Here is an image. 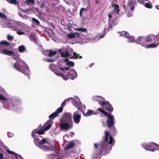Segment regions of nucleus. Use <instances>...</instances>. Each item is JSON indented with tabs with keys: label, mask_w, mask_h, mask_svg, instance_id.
I'll return each instance as SVG.
<instances>
[{
	"label": "nucleus",
	"mask_w": 159,
	"mask_h": 159,
	"mask_svg": "<svg viewBox=\"0 0 159 159\" xmlns=\"http://www.w3.org/2000/svg\"><path fill=\"white\" fill-rule=\"evenodd\" d=\"M105 135L104 137V141H103L98 145L96 143L94 144V147L95 149H98L99 153H101L103 151L106 150L107 144L109 143L111 144L113 143V139L112 136H109V141H108V137L109 135V132L107 131H105Z\"/></svg>",
	"instance_id": "1"
},
{
	"label": "nucleus",
	"mask_w": 159,
	"mask_h": 159,
	"mask_svg": "<svg viewBox=\"0 0 159 159\" xmlns=\"http://www.w3.org/2000/svg\"><path fill=\"white\" fill-rule=\"evenodd\" d=\"M27 2L33 4L34 3V0H26Z\"/></svg>",
	"instance_id": "49"
},
{
	"label": "nucleus",
	"mask_w": 159,
	"mask_h": 159,
	"mask_svg": "<svg viewBox=\"0 0 159 159\" xmlns=\"http://www.w3.org/2000/svg\"><path fill=\"white\" fill-rule=\"evenodd\" d=\"M106 116L107 117L106 121L107 126L109 128H110L114 125V117L113 115H111L109 113Z\"/></svg>",
	"instance_id": "6"
},
{
	"label": "nucleus",
	"mask_w": 159,
	"mask_h": 159,
	"mask_svg": "<svg viewBox=\"0 0 159 159\" xmlns=\"http://www.w3.org/2000/svg\"><path fill=\"white\" fill-rule=\"evenodd\" d=\"M19 66L20 65L18 62H16L14 64V67L17 69L18 71L23 73L24 74H25V73H24V71L20 68L19 67Z\"/></svg>",
	"instance_id": "20"
},
{
	"label": "nucleus",
	"mask_w": 159,
	"mask_h": 159,
	"mask_svg": "<svg viewBox=\"0 0 159 159\" xmlns=\"http://www.w3.org/2000/svg\"><path fill=\"white\" fill-rule=\"evenodd\" d=\"M68 37L70 39H72L76 37L75 33H71L67 35Z\"/></svg>",
	"instance_id": "30"
},
{
	"label": "nucleus",
	"mask_w": 159,
	"mask_h": 159,
	"mask_svg": "<svg viewBox=\"0 0 159 159\" xmlns=\"http://www.w3.org/2000/svg\"><path fill=\"white\" fill-rule=\"evenodd\" d=\"M145 7L147 8L151 9L152 7V5L151 3H150L148 2L146 3L144 5Z\"/></svg>",
	"instance_id": "32"
},
{
	"label": "nucleus",
	"mask_w": 159,
	"mask_h": 159,
	"mask_svg": "<svg viewBox=\"0 0 159 159\" xmlns=\"http://www.w3.org/2000/svg\"><path fill=\"white\" fill-rule=\"evenodd\" d=\"M75 35L76 36V37H79L80 36V34L79 33L76 32L75 33Z\"/></svg>",
	"instance_id": "54"
},
{
	"label": "nucleus",
	"mask_w": 159,
	"mask_h": 159,
	"mask_svg": "<svg viewBox=\"0 0 159 159\" xmlns=\"http://www.w3.org/2000/svg\"><path fill=\"white\" fill-rule=\"evenodd\" d=\"M25 49V47L23 45L20 46L18 48V51L20 52H24Z\"/></svg>",
	"instance_id": "26"
},
{
	"label": "nucleus",
	"mask_w": 159,
	"mask_h": 159,
	"mask_svg": "<svg viewBox=\"0 0 159 159\" xmlns=\"http://www.w3.org/2000/svg\"><path fill=\"white\" fill-rule=\"evenodd\" d=\"M64 61H67V62H68V61H68V58H66L64 60Z\"/></svg>",
	"instance_id": "63"
},
{
	"label": "nucleus",
	"mask_w": 159,
	"mask_h": 159,
	"mask_svg": "<svg viewBox=\"0 0 159 159\" xmlns=\"http://www.w3.org/2000/svg\"><path fill=\"white\" fill-rule=\"evenodd\" d=\"M7 39L9 40H12L14 39V37L13 36L10 35V34H8L7 36Z\"/></svg>",
	"instance_id": "41"
},
{
	"label": "nucleus",
	"mask_w": 159,
	"mask_h": 159,
	"mask_svg": "<svg viewBox=\"0 0 159 159\" xmlns=\"http://www.w3.org/2000/svg\"><path fill=\"white\" fill-rule=\"evenodd\" d=\"M96 113H97V114L99 113V111H100V112L102 113L105 116L108 114V113L107 112L105 111L104 110L100 108H97L96 110Z\"/></svg>",
	"instance_id": "21"
},
{
	"label": "nucleus",
	"mask_w": 159,
	"mask_h": 159,
	"mask_svg": "<svg viewBox=\"0 0 159 159\" xmlns=\"http://www.w3.org/2000/svg\"><path fill=\"white\" fill-rule=\"evenodd\" d=\"M73 118L74 122L76 124H79L81 119V114L78 111H75L73 115Z\"/></svg>",
	"instance_id": "8"
},
{
	"label": "nucleus",
	"mask_w": 159,
	"mask_h": 159,
	"mask_svg": "<svg viewBox=\"0 0 159 159\" xmlns=\"http://www.w3.org/2000/svg\"><path fill=\"white\" fill-rule=\"evenodd\" d=\"M75 143L73 141H70L69 142V144L66 146L65 149L66 150H68L73 148L75 146Z\"/></svg>",
	"instance_id": "16"
},
{
	"label": "nucleus",
	"mask_w": 159,
	"mask_h": 159,
	"mask_svg": "<svg viewBox=\"0 0 159 159\" xmlns=\"http://www.w3.org/2000/svg\"><path fill=\"white\" fill-rule=\"evenodd\" d=\"M31 134L32 136L34 139V142H35L36 143L37 142L38 143V142L39 141V138L37 137H36V135L35 134H34L32 133H31Z\"/></svg>",
	"instance_id": "24"
},
{
	"label": "nucleus",
	"mask_w": 159,
	"mask_h": 159,
	"mask_svg": "<svg viewBox=\"0 0 159 159\" xmlns=\"http://www.w3.org/2000/svg\"><path fill=\"white\" fill-rule=\"evenodd\" d=\"M66 101H64L61 104V107H62V108H63V107L65 106V104H66Z\"/></svg>",
	"instance_id": "52"
},
{
	"label": "nucleus",
	"mask_w": 159,
	"mask_h": 159,
	"mask_svg": "<svg viewBox=\"0 0 159 159\" xmlns=\"http://www.w3.org/2000/svg\"><path fill=\"white\" fill-rule=\"evenodd\" d=\"M98 102L99 104L100 105L102 106L103 107L105 105V103H106V101L104 102L102 101H101V100H99Z\"/></svg>",
	"instance_id": "36"
},
{
	"label": "nucleus",
	"mask_w": 159,
	"mask_h": 159,
	"mask_svg": "<svg viewBox=\"0 0 159 159\" xmlns=\"http://www.w3.org/2000/svg\"><path fill=\"white\" fill-rule=\"evenodd\" d=\"M133 2L132 1H129V6H130L131 5H132L133 4Z\"/></svg>",
	"instance_id": "61"
},
{
	"label": "nucleus",
	"mask_w": 159,
	"mask_h": 159,
	"mask_svg": "<svg viewBox=\"0 0 159 159\" xmlns=\"http://www.w3.org/2000/svg\"><path fill=\"white\" fill-rule=\"evenodd\" d=\"M56 65L54 64H50L49 65V68L53 71L56 75L58 76H61L62 74L60 73L58 71L57 69L56 68Z\"/></svg>",
	"instance_id": "11"
},
{
	"label": "nucleus",
	"mask_w": 159,
	"mask_h": 159,
	"mask_svg": "<svg viewBox=\"0 0 159 159\" xmlns=\"http://www.w3.org/2000/svg\"><path fill=\"white\" fill-rule=\"evenodd\" d=\"M76 30L77 31H80L82 32H85L86 31V28H79L76 29Z\"/></svg>",
	"instance_id": "37"
},
{
	"label": "nucleus",
	"mask_w": 159,
	"mask_h": 159,
	"mask_svg": "<svg viewBox=\"0 0 159 159\" xmlns=\"http://www.w3.org/2000/svg\"><path fill=\"white\" fill-rule=\"evenodd\" d=\"M57 53V52L56 51H53L52 50H50L49 51V54L48 55V57H52Z\"/></svg>",
	"instance_id": "22"
},
{
	"label": "nucleus",
	"mask_w": 159,
	"mask_h": 159,
	"mask_svg": "<svg viewBox=\"0 0 159 159\" xmlns=\"http://www.w3.org/2000/svg\"><path fill=\"white\" fill-rule=\"evenodd\" d=\"M134 6H132V7H131L130 8V9L131 11H133L134 10Z\"/></svg>",
	"instance_id": "60"
},
{
	"label": "nucleus",
	"mask_w": 159,
	"mask_h": 159,
	"mask_svg": "<svg viewBox=\"0 0 159 159\" xmlns=\"http://www.w3.org/2000/svg\"><path fill=\"white\" fill-rule=\"evenodd\" d=\"M77 76V74L75 70H73L72 73H71L69 72H67L66 74L63 75L62 74V75L60 76L62 77L63 79L65 80L70 78L71 80H74L75 78H76Z\"/></svg>",
	"instance_id": "4"
},
{
	"label": "nucleus",
	"mask_w": 159,
	"mask_h": 159,
	"mask_svg": "<svg viewBox=\"0 0 159 159\" xmlns=\"http://www.w3.org/2000/svg\"><path fill=\"white\" fill-rule=\"evenodd\" d=\"M144 39V43L146 45H144L143 43H141V45L144 47H148V48H152L156 47L157 46V44H148V43L150 42L154 41L155 42H157L156 41V35L153 34H150L148 35L145 39V37L142 36Z\"/></svg>",
	"instance_id": "2"
},
{
	"label": "nucleus",
	"mask_w": 159,
	"mask_h": 159,
	"mask_svg": "<svg viewBox=\"0 0 159 159\" xmlns=\"http://www.w3.org/2000/svg\"><path fill=\"white\" fill-rule=\"evenodd\" d=\"M0 100L5 101L7 100V98H5L2 95L0 94Z\"/></svg>",
	"instance_id": "46"
},
{
	"label": "nucleus",
	"mask_w": 159,
	"mask_h": 159,
	"mask_svg": "<svg viewBox=\"0 0 159 159\" xmlns=\"http://www.w3.org/2000/svg\"><path fill=\"white\" fill-rule=\"evenodd\" d=\"M156 41L157 42H158L157 43V45L159 44V33L157 35H156Z\"/></svg>",
	"instance_id": "45"
},
{
	"label": "nucleus",
	"mask_w": 159,
	"mask_h": 159,
	"mask_svg": "<svg viewBox=\"0 0 159 159\" xmlns=\"http://www.w3.org/2000/svg\"><path fill=\"white\" fill-rule=\"evenodd\" d=\"M70 69V67H65L64 68H62L61 67H59V69H61V70H66V71H67L69 69Z\"/></svg>",
	"instance_id": "44"
},
{
	"label": "nucleus",
	"mask_w": 159,
	"mask_h": 159,
	"mask_svg": "<svg viewBox=\"0 0 159 159\" xmlns=\"http://www.w3.org/2000/svg\"><path fill=\"white\" fill-rule=\"evenodd\" d=\"M104 107L106 110L109 112H111L113 111V107L108 101H106V103Z\"/></svg>",
	"instance_id": "13"
},
{
	"label": "nucleus",
	"mask_w": 159,
	"mask_h": 159,
	"mask_svg": "<svg viewBox=\"0 0 159 159\" xmlns=\"http://www.w3.org/2000/svg\"><path fill=\"white\" fill-rule=\"evenodd\" d=\"M46 61L48 62H51L54 61L55 60L53 59H49V58H48L46 60Z\"/></svg>",
	"instance_id": "47"
},
{
	"label": "nucleus",
	"mask_w": 159,
	"mask_h": 159,
	"mask_svg": "<svg viewBox=\"0 0 159 159\" xmlns=\"http://www.w3.org/2000/svg\"><path fill=\"white\" fill-rule=\"evenodd\" d=\"M156 146V143L153 142H151L148 144H143L142 145L143 147L146 150L154 151L156 150L154 148V146Z\"/></svg>",
	"instance_id": "10"
},
{
	"label": "nucleus",
	"mask_w": 159,
	"mask_h": 159,
	"mask_svg": "<svg viewBox=\"0 0 159 159\" xmlns=\"http://www.w3.org/2000/svg\"><path fill=\"white\" fill-rule=\"evenodd\" d=\"M128 39L129 42H135L138 44L139 43L141 44V43H143L144 45H145L144 43V39L141 36L139 37L137 39H135L133 36L129 35V37L128 38Z\"/></svg>",
	"instance_id": "5"
},
{
	"label": "nucleus",
	"mask_w": 159,
	"mask_h": 159,
	"mask_svg": "<svg viewBox=\"0 0 159 159\" xmlns=\"http://www.w3.org/2000/svg\"><path fill=\"white\" fill-rule=\"evenodd\" d=\"M66 64L68 66L71 67H73L74 66V62L72 61H68V62H67Z\"/></svg>",
	"instance_id": "35"
},
{
	"label": "nucleus",
	"mask_w": 159,
	"mask_h": 159,
	"mask_svg": "<svg viewBox=\"0 0 159 159\" xmlns=\"http://www.w3.org/2000/svg\"><path fill=\"white\" fill-rule=\"evenodd\" d=\"M58 52L61 54H61H62V53H64V52L62 51L61 49H59Z\"/></svg>",
	"instance_id": "53"
},
{
	"label": "nucleus",
	"mask_w": 159,
	"mask_h": 159,
	"mask_svg": "<svg viewBox=\"0 0 159 159\" xmlns=\"http://www.w3.org/2000/svg\"><path fill=\"white\" fill-rule=\"evenodd\" d=\"M73 104L79 110H80L81 105V103L80 102H79L77 100H73Z\"/></svg>",
	"instance_id": "19"
},
{
	"label": "nucleus",
	"mask_w": 159,
	"mask_h": 159,
	"mask_svg": "<svg viewBox=\"0 0 159 159\" xmlns=\"http://www.w3.org/2000/svg\"><path fill=\"white\" fill-rule=\"evenodd\" d=\"M61 120L73 124L72 115L70 113H66L64 114L62 116Z\"/></svg>",
	"instance_id": "7"
},
{
	"label": "nucleus",
	"mask_w": 159,
	"mask_h": 159,
	"mask_svg": "<svg viewBox=\"0 0 159 159\" xmlns=\"http://www.w3.org/2000/svg\"><path fill=\"white\" fill-rule=\"evenodd\" d=\"M79 59H82V57L81 56H80L79 57Z\"/></svg>",
	"instance_id": "64"
},
{
	"label": "nucleus",
	"mask_w": 159,
	"mask_h": 159,
	"mask_svg": "<svg viewBox=\"0 0 159 159\" xmlns=\"http://www.w3.org/2000/svg\"><path fill=\"white\" fill-rule=\"evenodd\" d=\"M60 129L61 130H66L72 128L73 124L61 120L59 122Z\"/></svg>",
	"instance_id": "3"
},
{
	"label": "nucleus",
	"mask_w": 159,
	"mask_h": 159,
	"mask_svg": "<svg viewBox=\"0 0 159 159\" xmlns=\"http://www.w3.org/2000/svg\"><path fill=\"white\" fill-rule=\"evenodd\" d=\"M51 126L52 125L51 124H48L43 129L37 130V129H35L32 131V133L34 134H36L39 135L43 134L45 133L44 131L48 130L51 128Z\"/></svg>",
	"instance_id": "9"
},
{
	"label": "nucleus",
	"mask_w": 159,
	"mask_h": 159,
	"mask_svg": "<svg viewBox=\"0 0 159 159\" xmlns=\"http://www.w3.org/2000/svg\"><path fill=\"white\" fill-rule=\"evenodd\" d=\"M7 152L9 154L11 155H15L16 159H23L21 156L16 153L15 152L11 151L7 149Z\"/></svg>",
	"instance_id": "15"
},
{
	"label": "nucleus",
	"mask_w": 159,
	"mask_h": 159,
	"mask_svg": "<svg viewBox=\"0 0 159 159\" xmlns=\"http://www.w3.org/2000/svg\"><path fill=\"white\" fill-rule=\"evenodd\" d=\"M73 56L72 57H70V58H73L74 59H77L79 57V54L75 52H74L73 53Z\"/></svg>",
	"instance_id": "29"
},
{
	"label": "nucleus",
	"mask_w": 159,
	"mask_h": 159,
	"mask_svg": "<svg viewBox=\"0 0 159 159\" xmlns=\"http://www.w3.org/2000/svg\"><path fill=\"white\" fill-rule=\"evenodd\" d=\"M98 98H101V97L100 96H95L93 97V100L94 101H97L98 102L99 99H98Z\"/></svg>",
	"instance_id": "33"
},
{
	"label": "nucleus",
	"mask_w": 159,
	"mask_h": 159,
	"mask_svg": "<svg viewBox=\"0 0 159 159\" xmlns=\"http://www.w3.org/2000/svg\"><path fill=\"white\" fill-rule=\"evenodd\" d=\"M0 53L5 54L7 55H13L14 52L12 51H10L6 49H0Z\"/></svg>",
	"instance_id": "14"
},
{
	"label": "nucleus",
	"mask_w": 159,
	"mask_h": 159,
	"mask_svg": "<svg viewBox=\"0 0 159 159\" xmlns=\"http://www.w3.org/2000/svg\"><path fill=\"white\" fill-rule=\"evenodd\" d=\"M127 32L126 31H124L121 32H119L118 33L120 34V35L122 36H124L125 35V33H126Z\"/></svg>",
	"instance_id": "42"
},
{
	"label": "nucleus",
	"mask_w": 159,
	"mask_h": 159,
	"mask_svg": "<svg viewBox=\"0 0 159 159\" xmlns=\"http://www.w3.org/2000/svg\"><path fill=\"white\" fill-rule=\"evenodd\" d=\"M46 142V139L45 138H43L42 139L41 141L38 142V144L41 145L45 143Z\"/></svg>",
	"instance_id": "34"
},
{
	"label": "nucleus",
	"mask_w": 159,
	"mask_h": 159,
	"mask_svg": "<svg viewBox=\"0 0 159 159\" xmlns=\"http://www.w3.org/2000/svg\"><path fill=\"white\" fill-rule=\"evenodd\" d=\"M9 2L11 4H14L16 5L17 4V1L16 0H10Z\"/></svg>",
	"instance_id": "43"
},
{
	"label": "nucleus",
	"mask_w": 159,
	"mask_h": 159,
	"mask_svg": "<svg viewBox=\"0 0 159 159\" xmlns=\"http://www.w3.org/2000/svg\"><path fill=\"white\" fill-rule=\"evenodd\" d=\"M0 159H3V155L0 153Z\"/></svg>",
	"instance_id": "56"
},
{
	"label": "nucleus",
	"mask_w": 159,
	"mask_h": 159,
	"mask_svg": "<svg viewBox=\"0 0 159 159\" xmlns=\"http://www.w3.org/2000/svg\"><path fill=\"white\" fill-rule=\"evenodd\" d=\"M49 51L50 50H47L45 51H44L43 52V53L44 55L48 57V55L49 54Z\"/></svg>",
	"instance_id": "38"
},
{
	"label": "nucleus",
	"mask_w": 159,
	"mask_h": 159,
	"mask_svg": "<svg viewBox=\"0 0 159 159\" xmlns=\"http://www.w3.org/2000/svg\"><path fill=\"white\" fill-rule=\"evenodd\" d=\"M86 9L85 8H84L83 7L81 8V9H80V16H82L83 13V11H86Z\"/></svg>",
	"instance_id": "39"
},
{
	"label": "nucleus",
	"mask_w": 159,
	"mask_h": 159,
	"mask_svg": "<svg viewBox=\"0 0 159 159\" xmlns=\"http://www.w3.org/2000/svg\"><path fill=\"white\" fill-rule=\"evenodd\" d=\"M113 12L111 11L108 13V16L109 18H110L112 16L111 15L113 14Z\"/></svg>",
	"instance_id": "51"
},
{
	"label": "nucleus",
	"mask_w": 159,
	"mask_h": 159,
	"mask_svg": "<svg viewBox=\"0 0 159 159\" xmlns=\"http://www.w3.org/2000/svg\"><path fill=\"white\" fill-rule=\"evenodd\" d=\"M16 33L18 35H21L25 34V33L24 32L21 31H17L16 32Z\"/></svg>",
	"instance_id": "48"
},
{
	"label": "nucleus",
	"mask_w": 159,
	"mask_h": 159,
	"mask_svg": "<svg viewBox=\"0 0 159 159\" xmlns=\"http://www.w3.org/2000/svg\"><path fill=\"white\" fill-rule=\"evenodd\" d=\"M9 106H11L12 107H13L14 106V105H13L12 104V103H11V102H10V104H9Z\"/></svg>",
	"instance_id": "59"
},
{
	"label": "nucleus",
	"mask_w": 159,
	"mask_h": 159,
	"mask_svg": "<svg viewBox=\"0 0 159 159\" xmlns=\"http://www.w3.org/2000/svg\"><path fill=\"white\" fill-rule=\"evenodd\" d=\"M0 18L3 20H5L7 18V16L4 13L0 12Z\"/></svg>",
	"instance_id": "31"
},
{
	"label": "nucleus",
	"mask_w": 159,
	"mask_h": 159,
	"mask_svg": "<svg viewBox=\"0 0 159 159\" xmlns=\"http://www.w3.org/2000/svg\"><path fill=\"white\" fill-rule=\"evenodd\" d=\"M0 44L5 45L6 46H8L9 45L10 43L6 41H2L0 42Z\"/></svg>",
	"instance_id": "25"
},
{
	"label": "nucleus",
	"mask_w": 159,
	"mask_h": 159,
	"mask_svg": "<svg viewBox=\"0 0 159 159\" xmlns=\"http://www.w3.org/2000/svg\"><path fill=\"white\" fill-rule=\"evenodd\" d=\"M71 55H70L69 52L67 51H65V52L62 53L61 54V57H68L69 56H71Z\"/></svg>",
	"instance_id": "23"
},
{
	"label": "nucleus",
	"mask_w": 159,
	"mask_h": 159,
	"mask_svg": "<svg viewBox=\"0 0 159 159\" xmlns=\"http://www.w3.org/2000/svg\"><path fill=\"white\" fill-rule=\"evenodd\" d=\"M111 6L114 8L113 10L111 11L113 13L116 12L117 13H118L120 11L119 6L117 4H112Z\"/></svg>",
	"instance_id": "17"
},
{
	"label": "nucleus",
	"mask_w": 159,
	"mask_h": 159,
	"mask_svg": "<svg viewBox=\"0 0 159 159\" xmlns=\"http://www.w3.org/2000/svg\"><path fill=\"white\" fill-rule=\"evenodd\" d=\"M93 114L96 115L97 113L93 111L92 110H88L86 113L85 112L83 113V115L85 116H88Z\"/></svg>",
	"instance_id": "18"
},
{
	"label": "nucleus",
	"mask_w": 159,
	"mask_h": 159,
	"mask_svg": "<svg viewBox=\"0 0 159 159\" xmlns=\"http://www.w3.org/2000/svg\"><path fill=\"white\" fill-rule=\"evenodd\" d=\"M138 2H140V3H142L143 2V0H138L137 1Z\"/></svg>",
	"instance_id": "58"
},
{
	"label": "nucleus",
	"mask_w": 159,
	"mask_h": 159,
	"mask_svg": "<svg viewBox=\"0 0 159 159\" xmlns=\"http://www.w3.org/2000/svg\"><path fill=\"white\" fill-rule=\"evenodd\" d=\"M63 111L62 107H60L59 108H58L56 111L52 113L49 116V117L51 119H53L54 118L57 117L59 113H61Z\"/></svg>",
	"instance_id": "12"
},
{
	"label": "nucleus",
	"mask_w": 159,
	"mask_h": 159,
	"mask_svg": "<svg viewBox=\"0 0 159 159\" xmlns=\"http://www.w3.org/2000/svg\"><path fill=\"white\" fill-rule=\"evenodd\" d=\"M86 106L85 105H83L81 106V111L83 113H83L85 112L84 111L86 109Z\"/></svg>",
	"instance_id": "40"
},
{
	"label": "nucleus",
	"mask_w": 159,
	"mask_h": 159,
	"mask_svg": "<svg viewBox=\"0 0 159 159\" xmlns=\"http://www.w3.org/2000/svg\"><path fill=\"white\" fill-rule=\"evenodd\" d=\"M40 148L45 151H49L50 150L49 147L46 145H43L40 147Z\"/></svg>",
	"instance_id": "27"
},
{
	"label": "nucleus",
	"mask_w": 159,
	"mask_h": 159,
	"mask_svg": "<svg viewBox=\"0 0 159 159\" xmlns=\"http://www.w3.org/2000/svg\"><path fill=\"white\" fill-rule=\"evenodd\" d=\"M70 99H72V100H73V98H68L66 99V100H65V101H66V102H67V101H68V102L69 101Z\"/></svg>",
	"instance_id": "55"
},
{
	"label": "nucleus",
	"mask_w": 159,
	"mask_h": 159,
	"mask_svg": "<svg viewBox=\"0 0 159 159\" xmlns=\"http://www.w3.org/2000/svg\"><path fill=\"white\" fill-rule=\"evenodd\" d=\"M32 20L33 22L34 23L37 25L38 26L39 25L40 23L38 20L34 18H32Z\"/></svg>",
	"instance_id": "28"
},
{
	"label": "nucleus",
	"mask_w": 159,
	"mask_h": 159,
	"mask_svg": "<svg viewBox=\"0 0 159 159\" xmlns=\"http://www.w3.org/2000/svg\"><path fill=\"white\" fill-rule=\"evenodd\" d=\"M129 33H128L127 32L126 33H125V35L124 36L125 38H126L128 39V37H129Z\"/></svg>",
	"instance_id": "50"
},
{
	"label": "nucleus",
	"mask_w": 159,
	"mask_h": 159,
	"mask_svg": "<svg viewBox=\"0 0 159 159\" xmlns=\"http://www.w3.org/2000/svg\"><path fill=\"white\" fill-rule=\"evenodd\" d=\"M155 7L157 9L159 10V5H156Z\"/></svg>",
	"instance_id": "62"
},
{
	"label": "nucleus",
	"mask_w": 159,
	"mask_h": 159,
	"mask_svg": "<svg viewBox=\"0 0 159 159\" xmlns=\"http://www.w3.org/2000/svg\"><path fill=\"white\" fill-rule=\"evenodd\" d=\"M154 147L157 148V149L159 150V145L157 144L156 143V146H154Z\"/></svg>",
	"instance_id": "57"
}]
</instances>
